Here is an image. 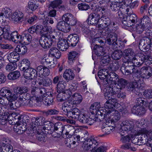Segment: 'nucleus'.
<instances>
[{
  "label": "nucleus",
  "instance_id": "obj_12",
  "mask_svg": "<svg viewBox=\"0 0 152 152\" xmlns=\"http://www.w3.org/2000/svg\"><path fill=\"white\" fill-rule=\"evenodd\" d=\"M114 111L111 113L110 114L107 115H105L104 118L106 122L112 124L113 122H115L118 121L120 118L121 115L118 111L114 110Z\"/></svg>",
  "mask_w": 152,
  "mask_h": 152
},
{
  "label": "nucleus",
  "instance_id": "obj_47",
  "mask_svg": "<svg viewBox=\"0 0 152 152\" xmlns=\"http://www.w3.org/2000/svg\"><path fill=\"white\" fill-rule=\"evenodd\" d=\"M20 76V73L19 71H16L9 73L7 76L9 80H15L17 79Z\"/></svg>",
  "mask_w": 152,
  "mask_h": 152
},
{
  "label": "nucleus",
  "instance_id": "obj_44",
  "mask_svg": "<svg viewBox=\"0 0 152 152\" xmlns=\"http://www.w3.org/2000/svg\"><path fill=\"white\" fill-rule=\"evenodd\" d=\"M107 87L114 94L122 89L117 85L114 83L108 85Z\"/></svg>",
  "mask_w": 152,
  "mask_h": 152
},
{
  "label": "nucleus",
  "instance_id": "obj_17",
  "mask_svg": "<svg viewBox=\"0 0 152 152\" xmlns=\"http://www.w3.org/2000/svg\"><path fill=\"white\" fill-rule=\"evenodd\" d=\"M58 35L60 36L58 38V39H61V40L58 42L57 45L59 49L62 51H66L69 46L68 44L67 43L66 40L64 39H62L63 35L61 33L58 34Z\"/></svg>",
  "mask_w": 152,
  "mask_h": 152
},
{
  "label": "nucleus",
  "instance_id": "obj_55",
  "mask_svg": "<svg viewBox=\"0 0 152 152\" xmlns=\"http://www.w3.org/2000/svg\"><path fill=\"white\" fill-rule=\"evenodd\" d=\"M59 113L58 110L55 109H49L43 112L44 114L46 116L57 115Z\"/></svg>",
  "mask_w": 152,
  "mask_h": 152
},
{
  "label": "nucleus",
  "instance_id": "obj_25",
  "mask_svg": "<svg viewBox=\"0 0 152 152\" xmlns=\"http://www.w3.org/2000/svg\"><path fill=\"white\" fill-rule=\"evenodd\" d=\"M23 73L26 79H33L37 75L36 70L31 67L24 71Z\"/></svg>",
  "mask_w": 152,
  "mask_h": 152
},
{
  "label": "nucleus",
  "instance_id": "obj_26",
  "mask_svg": "<svg viewBox=\"0 0 152 152\" xmlns=\"http://www.w3.org/2000/svg\"><path fill=\"white\" fill-rule=\"evenodd\" d=\"M81 114L79 110L77 108H75L72 109L70 112L66 114V115L69 118L78 120Z\"/></svg>",
  "mask_w": 152,
  "mask_h": 152
},
{
  "label": "nucleus",
  "instance_id": "obj_40",
  "mask_svg": "<svg viewBox=\"0 0 152 152\" xmlns=\"http://www.w3.org/2000/svg\"><path fill=\"white\" fill-rule=\"evenodd\" d=\"M100 19L103 20V23H102L103 25H102L103 26L104 24L105 25L104 27H106L104 30H110L109 28L111 27V26H112V23L111 22L110 19L107 15L104 18H100Z\"/></svg>",
  "mask_w": 152,
  "mask_h": 152
},
{
  "label": "nucleus",
  "instance_id": "obj_15",
  "mask_svg": "<svg viewBox=\"0 0 152 152\" xmlns=\"http://www.w3.org/2000/svg\"><path fill=\"white\" fill-rule=\"evenodd\" d=\"M106 122V123L102 126L101 127L102 132L104 133L102 134L99 135V137H102L109 135L112 133L114 130L115 128L113 126H111L110 124Z\"/></svg>",
  "mask_w": 152,
  "mask_h": 152
},
{
  "label": "nucleus",
  "instance_id": "obj_64",
  "mask_svg": "<svg viewBox=\"0 0 152 152\" xmlns=\"http://www.w3.org/2000/svg\"><path fill=\"white\" fill-rule=\"evenodd\" d=\"M28 8L32 10H34L38 7L37 5L35 3L34 0H31L28 3Z\"/></svg>",
  "mask_w": 152,
  "mask_h": 152
},
{
  "label": "nucleus",
  "instance_id": "obj_28",
  "mask_svg": "<svg viewBox=\"0 0 152 152\" xmlns=\"http://www.w3.org/2000/svg\"><path fill=\"white\" fill-rule=\"evenodd\" d=\"M132 111V113L138 115H143L145 113V110L143 107L137 104L133 106Z\"/></svg>",
  "mask_w": 152,
  "mask_h": 152
},
{
  "label": "nucleus",
  "instance_id": "obj_30",
  "mask_svg": "<svg viewBox=\"0 0 152 152\" xmlns=\"http://www.w3.org/2000/svg\"><path fill=\"white\" fill-rule=\"evenodd\" d=\"M115 106L114 104H113L111 102L110 103V101H107L104 104L105 110L106 111L105 113H104V115L105 116V115H107L110 114L111 115V113L114 111V110H115L113 108Z\"/></svg>",
  "mask_w": 152,
  "mask_h": 152
},
{
  "label": "nucleus",
  "instance_id": "obj_52",
  "mask_svg": "<svg viewBox=\"0 0 152 152\" xmlns=\"http://www.w3.org/2000/svg\"><path fill=\"white\" fill-rule=\"evenodd\" d=\"M110 8L111 10L113 11H116L120 8V3L116 1H113L110 2Z\"/></svg>",
  "mask_w": 152,
  "mask_h": 152
},
{
  "label": "nucleus",
  "instance_id": "obj_41",
  "mask_svg": "<svg viewBox=\"0 0 152 152\" xmlns=\"http://www.w3.org/2000/svg\"><path fill=\"white\" fill-rule=\"evenodd\" d=\"M96 9H95L96 11L97 12L99 11L100 12L99 15H101L100 18H104L107 15V10L106 7L105 6H96Z\"/></svg>",
  "mask_w": 152,
  "mask_h": 152
},
{
  "label": "nucleus",
  "instance_id": "obj_59",
  "mask_svg": "<svg viewBox=\"0 0 152 152\" xmlns=\"http://www.w3.org/2000/svg\"><path fill=\"white\" fill-rule=\"evenodd\" d=\"M145 99L143 98H137L136 100V103L137 105L142 106L144 105L146 106L148 104V103L145 101Z\"/></svg>",
  "mask_w": 152,
  "mask_h": 152
},
{
  "label": "nucleus",
  "instance_id": "obj_5",
  "mask_svg": "<svg viewBox=\"0 0 152 152\" xmlns=\"http://www.w3.org/2000/svg\"><path fill=\"white\" fill-rule=\"evenodd\" d=\"M144 62L145 64H150L152 63V59L151 56L147 55L142 53H139L133 58L132 64L136 66L139 67L142 65Z\"/></svg>",
  "mask_w": 152,
  "mask_h": 152
},
{
  "label": "nucleus",
  "instance_id": "obj_48",
  "mask_svg": "<svg viewBox=\"0 0 152 152\" xmlns=\"http://www.w3.org/2000/svg\"><path fill=\"white\" fill-rule=\"evenodd\" d=\"M67 138L64 141V143L66 146L70 148H73L76 147L75 145L76 142L75 141L71 140L69 138Z\"/></svg>",
  "mask_w": 152,
  "mask_h": 152
},
{
  "label": "nucleus",
  "instance_id": "obj_1",
  "mask_svg": "<svg viewBox=\"0 0 152 152\" xmlns=\"http://www.w3.org/2000/svg\"><path fill=\"white\" fill-rule=\"evenodd\" d=\"M52 32V27L50 26H44L40 31V34L42 36L39 41L40 45L44 48H50L53 44H55L58 39V33L55 36L50 33Z\"/></svg>",
  "mask_w": 152,
  "mask_h": 152
},
{
  "label": "nucleus",
  "instance_id": "obj_63",
  "mask_svg": "<svg viewBox=\"0 0 152 152\" xmlns=\"http://www.w3.org/2000/svg\"><path fill=\"white\" fill-rule=\"evenodd\" d=\"M104 55L101 58V62L103 64L108 63L110 60V57L108 54V53H105Z\"/></svg>",
  "mask_w": 152,
  "mask_h": 152
},
{
  "label": "nucleus",
  "instance_id": "obj_22",
  "mask_svg": "<svg viewBox=\"0 0 152 152\" xmlns=\"http://www.w3.org/2000/svg\"><path fill=\"white\" fill-rule=\"evenodd\" d=\"M100 19L99 14L93 13L90 14L88 20L90 24L95 25L98 23Z\"/></svg>",
  "mask_w": 152,
  "mask_h": 152
},
{
  "label": "nucleus",
  "instance_id": "obj_42",
  "mask_svg": "<svg viewBox=\"0 0 152 152\" xmlns=\"http://www.w3.org/2000/svg\"><path fill=\"white\" fill-rule=\"evenodd\" d=\"M108 75V70L105 69H101L99 71L98 76L101 80H103V84L104 82L105 81L106 79L107 78Z\"/></svg>",
  "mask_w": 152,
  "mask_h": 152
},
{
  "label": "nucleus",
  "instance_id": "obj_46",
  "mask_svg": "<svg viewBox=\"0 0 152 152\" xmlns=\"http://www.w3.org/2000/svg\"><path fill=\"white\" fill-rule=\"evenodd\" d=\"M19 54L24 55L27 51V49L25 45H18L15 49Z\"/></svg>",
  "mask_w": 152,
  "mask_h": 152
},
{
  "label": "nucleus",
  "instance_id": "obj_62",
  "mask_svg": "<svg viewBox=\"0 0 152 152\" xmlns=\"http://www.w3.org/2000/svg\"><path fill=\"white\" fill-rule=\"evenodd\" d=\"M124 54L126 56L133 58L136 56L134 51L132 49L128 48L125 50L124 52Z\"/></svg>",
  "mask_w": 152,
  "mask_h": 152
},
{
  "label": "nucleus",
  "instance_id": "obj_11",
  "mask_svg": "<svg viewBox=\"0 0 152 152\" xmlns=\"http://www.w3.org/2000/svg\"><path fill=\"white\" fill-rule=\"evenodd\" d=\"M93 110V112L95 113L96 118L100 120H102L104 118V113H105L106 110L104 108L100 107L99 103L97 102L94 103Z\"/></svg>",
  "mask_w": 152,
  "mask_h": 152
},
{
  "label": "nucleus",
  "instance_id": "obj_21",
  "mask_svg": "<svg viewBox=\"0 0 152 152\" xmlns=\"http://www.w3.org/2000/svg\"><path fill=\"white\" fill-rule=\"evenodd\" d=\"M40 98L32 97L28 99L25 102L26 105L31 107H34L37 106H40Z\"/></svg>",
  "mask_w": 152,
  "mask_h": 152
},
{
  "label": "nucleus",
  "instance_id": "obj_36",
  "mask_svg": "<svg viewBox=\"0 0 152 152\" xmlns=\"http://www.w3.org/2000/svg\"><path fill=\"white\" fill-rule=\"evenodd\" d=\"M72 103L70 100L66 101L62 104V110L68 114L72 110Z\"/></svg>",
  "mask_w": 152,
  "mask_h": 152
},
{
  "label": "nucleus",
  "instance_id": "obj_27",
  "mask_svg": "<svg viewBox=\"0 0 152 152\" xmlns=\"http://www.w3.org/2000/svg\"><path fill=\"white\" fill-rule=\"evenodd\" d=\"M127 90L129 91L132 92L136 93L137 92L140 91L138 90L140 88L138 86V83L136 82H131L128 83L127 86Z\"/></svg>",
  "mask_w": 152,
  "mask_h": 152
},
{
  "label": "nucleus",
  "instance_id": "obj_37",
  "mask_svg": "<svg viewBox=\"0 0 152 152\" xmlns=\"http://www.w3.org/2000/svg\"><path fill=\"white\" fill-rule=\"evenodd\" d=\"M20 59L19 53L15 50L9 54L8 59L10 61L15 62L18 61Z\"/></svg>",
  "mask_w": 152,
  "mask_h": 152
},
{
  "label": "nucleus",
  "instance_id": "obj_7",
  "mask_svg": "<svg viewBox=\"0 0 152 152\" xmlns=\"http://www.w3.org/2000/svg\"><path fill=\"white\" fill-rule=\"evenodd\" d=\"M12 119L13 121H16L17 125L14 126L15 129H16V132L18 134H22L26 129V123L23 121H21V117L20 115L17 114L15 113H12Z\"/></svg>",
  "mask_w": 152,
  "mask_h": 152
},
{
  "label": "nucleus",
  "instance_id": "obj_3",
  "mask_svg": "<svg viewBox=\"0 0 152 152\" xmlns=\"http://www.w3.org/2000/svg\"><path fill=\"white\" fill-rule=\"evenodd\" d=\"M99 142L94 137H90L83 143V148L85 151H88L92 148L91 152H106L107 147L104 146H101L97 148Z\"/></svg>",
  "mask_w": 152,
  "mask_h": 152
},
{
  "label": "nucleus",
  "instance_id": "obj_18",
  "mask_svg": "<svg viewBox=\"0 0 152 152\" xmlns=\"http://www.w3.org/2000/svg\"><path fill=\"white\" fill-rule=\"evenodd\" d=\"M79 39V36L77 34H71L68 36L66 41L69 46L74 47L76 45Z\"/></svg>",
  "mask_w": 152,
  "mask_h": 152
},
{
  "label": "nucleus",
  "instance_id": "obj_33",
  "mask_svg": "<svg viewBox=\"0 0 152 152\" xmlns=\"http://www.w3.org/2000/svg\"><path fill=\"white\" fill-rule=\"evenodd\" d=\"M30 65L29 61L27 59H24L19 64L18 66L20 69L24 72L30 68Z\"/></svg>",
  "mask_w": 152,
  "mask_h": 152
},
{
  "label": "nucleus",
  "instance_id": "obj_54",
  "mask_svg": "<svg viewBox=\"0 0 152 152\" xmlns=\"http://www.w3.org/2000/svg\"><path fill=\"white\" fill-rule=\"evenodd\" d=\"M143 21H145L144 26L146 27L147 28L151 26V23L150 19L147 16L145 15L141 19V23H143Z\"/></svg>",
  "mask_w": 152,
  "mask_h": 152
},
{
  "label": "nucleus",
  "instance_id": "obj_16",
  "mask_svg": "<svg viewBox=\"0 0 152 152\" xmlns=\"http://www.w3.org/2000/svg\"><path fill=\"white\" fill-rule=\"evenodd\" d=\"M118 77V75L114 72L108 73L107 78L106 79L105 81L104 82L103 85L104 86H107L108 85L114 83Z\"/></svg>",
  "mask_w": 152,
  "mask_h": 152
},
{
  "label": "nucleus",
  "instance_id": "obj_50",
  "mask_svg": "<svg viewBox=\"0 0 152 152\" xmlns=\"http://www.w3.org/2000/svg\"><path fill=\"white\" fill-rule=\"evenodd\" d=\"M52 84V80L50 79H42L40 80L39 84V85H42L43 86L48 87Z\"/></svg>",
  "mask_w": 152,
  "mask_h": 152
},
{
  "label": "nucleus",
  "instance_id": "obj_49",
  "mask_svg": "<svg viewBox=\"0 0 152 152\" xmlns=\"http://www.w3.org/2000/svg\"><path fill=\"white\" fill-rule=\"evenodd\" d=\"M105 87L106 90L105 91L104 97L106 99L110 101L112 99L115 94L111 92V91H110V89L108 88L107 87Z\"/></svg>",
  "mask_w": 152,
  "mask_h": 152
},
{
  "label": "nucleus",
  "instance_id": "obj_61",
  "mask_svg": "<svg viewBox=\"0 0 152 152\" xmlns=\"http://www.w3.org/2000/svg\"><path fill=\"white\" fill-rule=\"evenodd\" d=\"M41 120L40 119L38 118H36L35 119V121L34 122L32 123V126L33 127V128L34 129V128H37L35 129H39V128H41V129H42L43 127L41 126L40 125V122Z\"/></svg>",
  "mask_w": 152,
  "mask_h": 152
},
{
  "label": "nucleus",
  "instance_id": "obj_32",
  "mask_svg": "<svg viewBox=\"0 0 152 152\" xmlns=\"http://www.w3.org/2000/svg\"><path fill=\"white\" fill-rule=\"evenodd\" d=\"M24 15L21 12L18 10L14 12L12 15V18L15 21L21 22L23 19Z\"/></svg>",
  "mask_w": 152,
  "mask_h": 152
},
{
  "label": "nucleus",
  "instance_id": "obj_34",
  "mask_svg": "<svg viewBox=\"0 0 152 152\" xmlns=\"http://www.w3.org/2000/svg\"><path fill=\"white\" fill-rule=\"evenodd\" d=\"M75 76L72 70L70 69H66L63 73L64 78L67 81L73 80Z\"/></svg>",
  "mask_w": 152,
  "mask_h": 152
},
{
  "label": "nucleus",
  "instance_id": "obj_8",
  "mask_svg": "<svg viewBox=\"0 0 152 152\" xmlns=\"http://www.w3.org/2000/svg\"><path fill=\"white\" fill-rule=\"evenodd\" d=\"M67 126L63 124L61 122H58L54 124L53 128L51 127L50 129L51 132V134L54 137H59L62 135Z\"/></svg>",
  "mask_w": 152,
  "mask_h": 152
},
{
  "label": "nucleus",
  "instance_id": "obj_56",
  "mask_svg": "<svg viewBox=\"0 0 152 152\" xmlns=\"http://www.w3.org/2000/svg\"><path fill=\"white\" fill-rule=\"evenodd\" d=\"M122 53L121 51L116 50L111 55L112 58L115 60H118L120 59L122 56Z\"/></svg>",
  "mask_w": 152,
  "mask_h": 152
},
{
  "label": "nucleus",
  "instance_id": "obj_35",
  "mask_svg": "<svg viewBox=\"0 0 152 152\" xmlns=\"http://www.w3.org/2000/svg\"><path fill=\"white\" fill-rule=\"evenodd\" d=\"M64 131L63 132L62 135L64 137L70 138L73 134L72 132H74V129L73 126H66Z\"/></svg>",
  "mask_w": 152,
  "mask_h": 152
},
{
  "label": "nucleus",
  "instance_id": "obj_24",
  "mask_svg": "<svg viewBox=\"0 0 152 152\" xmlns=\"http://www.w3.org/2000/svg\"><path fill=\"white\" fill-rule=\"evenodd\" d=\"M6 21H2L0 26V36L3 35L4 38H5V36L7 34V32L9 31L10 26L7 25V22Z\"/></svg>",
  "mask_w": 152,
  "mask_h": 152
},
{
  "label": "nucleus",
  "instance_id": "obj_29",
  "mask_svg": "<svg viewBox=\"0 0 152 152\" xmlns=\"http://www.w3.org/2000/svg\"><path fill=\"white\" fill-rule=\"evenodd\" d=\"M141 137L138 138H135L132 141V143L138 145H142L146 144V141H147V137L145 135H141Z\"/></svg>",
  "mask_w": 152,
  "mask_h": 152
},
{
  "label": "nucleus",
  "instance_id": "obj_4",
  "mask_svg": "<svg viewBox=\"0 0 152 152\" xmlns=\"http://www.w3.org/2000/svg\"><path fill=\"white\" fill-rule=\"evenodd\" d=\"M102 35L106 36V42L109 45H112L114 49H118V47L121 46V40L119 39L118 40L117 34L113 30H104L102 33Z\"/></svg>",
  "mask_w": 152,
  "mask_h": 152
},
{
  "label": "nucleus",
  "instance_id": "obj_10",
  "mask_svg": "<svg viewBox=\"0 0 152 152\" xmlns=\"http://www.w3.org/2000/svg\"><path fill=\"white\" fill-rule=\"evenodd\" d=\"M140 76H136L137 79L139 78V80H140V78L144 79H148L152 76V68L150 66H143L140 69ZM139 81V80H138Z\"/></svg>",
  "mask_w": 152,
  "mask_h": 152
},
{
  "label": "nucleus",
  "instance_id": "obj_57",
  "mask_svg": "<svg viewBox=\"0 0 152 152\" xmlns=\"http://www.w3.org/2000/svg\"><path fill=\"white\" fill-rule=\"evenodd\" d=\"M64 82H65L64 81V80L61 82H59V83L56 85V89L58 92H64V90L65 88V86L64 84Z\"/></svg>",
  "mask_w": 152,
  "mask_h": 152
},
{
  "label": "nucleus",
  "instance_id": "obj_60",
  "mask_svg": "<svg viewBox=\"0 0 152 152\" xmlns=\"http://www.w3.org/2000/svg\"><path fill=\"white\" fill-rule=\"evenodd\" d=\"M127 84V80L123 78H121L118 80L117 85L121 89L124 88Z\"/></svg>",
  "mask_w": 152,
  "mask_h": 152
},
{
  "label": "nucleus",
  "instance_id": "obj_53",
  "mask_svg": "<svg viewBox=\"0 0 152 152\" xmlns=\"http://www.w3.org/2000/svg\"><path fill=\"white\" fill-rule=\"evenodd\" d=\"M127 16L128 20L130 21L133 26L137 23V16L134 13H132Z\"/></svg>",
  "mask_w": 152,
  "mask_h": 152
},
{
  "label": "nucleus",
  "instance_id": "obj_23",
  "mask_svg": "<svg viewBox=\"0 0 152 152\" xmlns=\"http://www.w3.org/2000/svg\"><path fill=\"white\" fill-rule=\"evenodd\" d=\"M57 28L60 31L64 32H68L71 29L68 23L63 21H60L57 25Z\"/></svg>",
  "mask_w": 152,
  "mask_h": 152
},
{
  "label": "nucleus",
  "instance_id": "obj_2",
  "mask_svg": "<svg viewBox=\"0 0 152 152\" xmlns=\"http://www.w3.org/2000/svg\"><path fill=\"white\" fill-rule=\"evenodd\" d=\"M9 32H7V34L5 36V39L12 40L15 43H24L26 45H28L32 40V37L31 35L25 32L20 36L17 31L13 32L10 35Z\"/></svg>",
  "mask_w": 152,
  "mask_h": 152
},
{
  "label": "nucleus",
  "instance_id": "obj_51",
  "mask_svg": "<svg viewBox=\"0 0 152 152\" xmlns=\"http://www.w3.org/2000/svg\"><path fill=\"white\" fill-rule=\"evenodd\" d=\"M17 64L15 62L11 61L6 66V70L9 72L13 71L17 67Z\"/></svg>",
  "mask_w": 152,
  "mask_h": 152
},
{
  "label": "nucleus",
  "instance_id": "obj_43",
  "mask_svg": "<svg viewBox=\"0 0 152 152\" xmlns=\"http://www.w3.org/2000/svg\"><path fill=\"white\" fill-rule=\"evenodd\" d=\"M28 88L25 86H21L15 88L13 89L14 92L17 94L26 93L28 91Z\"/></svg>",
  "mask_w": 152,
  "mask_h": 152
},
{
  "label": "nucleus",
  "instance_id": "obj_20",
  "mask_svg": "<svg viewBox=\"0 0 152 152\" xmlns=\"http://www.w3.org/2000/svg\"><path fill=\"white\" fill-rule=\"evenodd\" d=\"M67 92H60L57 96V99L59 102H62L68 99L71 97V92L70 91H67Z\"/></svg>",
  "mask_w": 152,
  "mask_h": 152
},
{
  "label": "nucleus",
  "instance_id": "obj_13",
  "mask_svg": "<svg viewBox=\"0 0 152 152\" xmlns=\"http://www.w3.org/2000/svg\"><path fill=\"white\" fill-rule=\"evenodd\" d=\"M62 19L63 20L68 23L69 25L71 26L75 25L77 23L76 18L70 13H66L64 14L62 16Z\"/></svg>",
  "mask_w": 152,
  "mask_h": 152
},
{
  "label": "nucleus",
  "instance_id": "obj_14",
  "mask_svg": "<svg viewBox=\"0 0 152 152\" xmlns=\"http://www.w3.org/2000/svg\"><path fill=\"white\" fill-rule=\"evenodd\" d=\"M49 129L45 126L43 127L42 129H36V133L38 134L37 136L38 140L40 141L45 142L46 137L45 134L48 133Z\"/></svg>",
  "mask_w": 152,
  "mask_h": 152
},
{
  "label": "nucleus",
  "instance_id": "obj_58",
  "mask_svg": "<svg viewBox=\"0 0 152 152\" xmlns=\"http://www.w3.org/2000/svg\"><path fill=\"white\" fill-rule=\"evenodd\" d=\"M78 9L82 11H86L90 8L89 6L87 4L84 3H82L78 4Z\"/></svg>",
  "mask_w": 152,
  "mask_h": 152
},
{
  "label": "nucleus",
  "instance_id": "obj_39",
  "mask_svg": "<svg viewBox=\"0 0 152 152\" xmlns=\"http://www.w3.org/2000/svg\"><path fill=\"white\" fill-rule=\"evenodd\" d=\"M39 101L40 105L43 103L47 106L52 105L53 102V98L49 96L45 98L44 97L42 99L40 98Z\"/></svg>",
  "mask_w": 152,
  "mask_h": 152
},
{
  "label": "nucleus",
  "instance_id": "obj_45",
  "mask_svg": "<svg viewBox=\"0 0 152 152\" xmlns=\"http://www.w3.org/2000/svg\"><path fill=\"white\" fill-rule=\"evenodd\" d=\"M49 54L57 58H59L61 56V53L59 50L56 48H51L49 52Z\"/></svg>",
  "mask_w": 152,
  "mask_h": 152
},
{
  "label": "nucleus",
  "instance_id": "obj_19",
  "mask_svg": "<svg viewBox=\"0 0 152 152\" xmlns=\"http://www.w3.org/2000/svg\"><path fill=\"white\" fill-rule=\"evenodd\" d=\"M80 122L91 125L94 122V120L85 114H81L78 119Z\"/></svg>",
  "mask_w": 152,
  "mask_h": 152
},
{
  "label": "nucleus",
  "instance_id": "obj_9",
  "mask_svg": "<svg viewBox=\"0 0 152 152\" xmlns=\"http://www.w3.org/2000/svg\"><path fill=\"white\" fill-rule=\"evenodd\" d=\"M121 72L125 75H129L132 73H133V76H136L137 74L139 73V71L135 69L133 65H128L126 66L122 64L121 68Z\"/></svg>",
  "mask_w": 152,
  "mask_h": 152
},
{
  "label": "nucleus",
  "instance_id": "obj_38",
  "mask_svg": "<svg viewBox=\"0 0 152 152\" xmlns=\"http://www.w3.org/2000/svg\"><path fill=\"white\" fill-rule=\"evenodd\" d=\"M78 56V53L76 51H71L68 54V61L69 64H72L74 63Z\"/></svg>",
  "mask_w": 152,
  "mask_h": 152
},
{
  "label": "nucleus",
  "instance_id": "obj_6",
  "mask_svg": "<svg viewBox=\"0 0 152 152\" xmlns=\"http://www.w3.org/2000/svg\"><path fill=\"white\" fill-rule=\"evenodd\" d=\"M120 126L119 132L121 136L124 135L126 133H134L136 131L134 122L133 121L128 120L123 121L121 123Z\"/></svg>",
  "mask_w": 152,
  "mask_h": 152
},
{
  "label": "nucleus",
  "instance_id": "obj_31",
  "mask_svg": "<svg viewBox=\"0 0 152 152\" xmlns=\"http://www.w3.org/2000/svg\"><path fill=\"white\" fill-rule=\"evenodd\" d=\"M82 95L79 93H76L74 94L71 96V101L73 104L78 105L82 102Z\"/></svg>",
  "mask_w": 152,
  "mask_h": 152
}]
</instances>
